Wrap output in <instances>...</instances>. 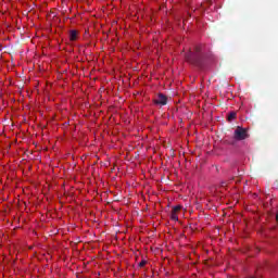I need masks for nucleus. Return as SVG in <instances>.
<instances>
[{
  "label": "nucleus",
  "mask_w": 278,
  "mask_h": 278,
  "mask_svg": "<svg viewBox=\"0 0 278 278\" xmlns=\"http://www.w3.org/2000/svg\"><path fill=\"white\" fill-rule=\"evenodd\" d=\"M154 105H166L168 103V97L164 93H159L153 100Z\"/></svg>",
  "instance_id": "7ed1b4c3"
},
{
  "label": "nucleus",
  "mask_w": 278,
  "mask_h": 278,
  "mask_svg": "<svg viewBox=\"0 0 278 278\" xmlns=\"http://www.w3.org/2000/svg\"><path fill=\"white\" fill-rule=\"evenodd\" d=\"M225 186H227L226 181H222V187L225 188Z\"/></svg>",
  "instance_id": "1a4fd4ad"
},
{
  "label": "nucleus",
  "mask_w": 278,
  "mask_h": 278,
  "mask_svg": "<svg viewBox=\"0 0 278 278\" xmlns=\"http://www.w3.org/2000/svg\"><path fill=\"white\" fill-rule=\"evenodd\" d=\"M181 205H176V206H174L173 208H172V212H174V213H176L177 214V212H180L181 211Z\"/></svg>",
  "instance_id": "0eeeda50"
},
{
  "label": "nucleus",
  "mask_w": 278,
  "mask_h": 278,
  "mask_svg": "<svg viewBox=\"0 0 278 278\" xmlns=\"http://www.w3.org/2000/svg\"><path fill=\"white\" fill-rule=\"evenodd\" d=\"M227 121L231 123V121H236V112H231L228 114Z\"/></svg>",
  "instance_id": "39448f33"
},
{
  "label": "nucleus",
  "mask_w": 278,
  "mask_h": 278,
  "mask_svg": "<svg viewBox=\"0 0 278 278\" xmlns=\"http://www.w3.org/2000/svg\"><path fill=\"white\" fill-rule=\"evenodd\" d=\"M77 36H79V33H77V30H71L70 31V40H71V42H75V40H77Z\"/></svg>",
  "instance_id": "20e7f679"
},
{
  "label": "nucleus",
  "mask_w": 278,
  "mask_h": 278,
  "mask_svg": "<svg viewBox=\"0 0 278 278\" xmlns=\"http://www.w3.org/2000/svg\"><path fill=\"white\" fill-rule=\"evenodd\" d=\"M247 138H249V131L247 130V128L238 126L235 129L233 139L240 142L242 140H247Z\"/></svg>",
  "instance_id": "f03ea898"
},
{
  "label": "nucleus",
  "mask_w": 278,
  "mask_h": 278,
  "mask_svg": "<svg viewBox=\"0 0 278 278\" xmlns=\"http://www.w3.org/2000/svg\"><path fill=\"white\" fill-rule=\"evenodd\" d=\"M170 219L174 220V222H177V220H179V216H177V213H175L174 211H172V213H170Z\"/></svg>",
  "instance_id": "423d86ee"
},
{
  "label": "nucleus",
  "mask_w": 278,
  "mask_h": 278,
  "mask_svg": "<svg viewBox=\"0 0 278 278\" xmlns=\"http://www.w3.org/2000/svg\"><path fill=\"white\" fill-rule=\"evenodd\" d=\"M143 266H147V261H141L139 263V268H143Z\"/></svg>",
  "instance_id": "6e6552de"
},
{
  "label": "nucleus",
  "mask_w": 278,
  "mask_h": 278,
  "mask_svg": "<svg viewBox=\"0 0 278 278\" xmlns=\"http://www.w3.org/2000/svg\"><path fill=\"white\" fill-rule=\"evenodd\" d=\"M185 60L189 62V64H193V66H199V68H202L203 64H205V53H203V46H195L193 52L189 51L185 55Z\"/></svg>",
  "instance_id": "f257e3e1"
}]
</instances>
